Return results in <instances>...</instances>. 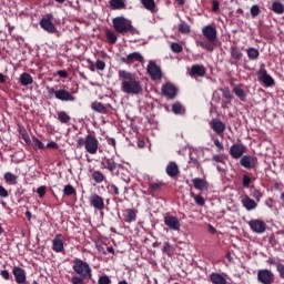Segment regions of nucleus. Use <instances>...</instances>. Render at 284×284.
Returning <instances> with one entry per match:
<instances>
[{"mask_svg": "<svg viewBox=\"0 0 284 284\" xmlns=\"http://www.w3.org/2000/svg\"><path fill=\"white\" fill-rule=\"evenodd\" d=\"M119 78L122 81L121 91L124 92V94H132L136 97L143 92V84H141V81H139L136 75L132 72L120 70Z\"/></svg>", "mask_w": 284, "mask_h": 284, "instance_id": "nucleus-1", "label": "nucleus"}, {"mask_svg": "<svg viewBox=\"0 0 284 284\" xmlns=\"http://www.w3.org/2000/svg\"><path fill=\"white\" fill-rule=\"evenodd\" d=\"M47 92L49 94V99H57L58 101H62L63 103L77 101V98L68 90V87H63L60 89L59 85L47 87Z\"/></svg>", "mask_w": 284, "mask_h": 284, "instance_id": "nucleus-2", "label": "nucleus"}, {"mask_svg": "<svg viewBox=\"0 0 284 284\" xmlns=\"http://www.w3.org/2000/svg\"><path fill=\"white\" fill-rule=\"evenodd\" d=\"M112 23L115 32H119L120 34H125L128 32H130V34H136V28L132 26V21L124 17L114 18Z\"/></svg>", "mask_w": 284, "mask_h": 284, "instance_id": "nucleus-3", "label": "nucleus"}, {"mask_svg": "<svg viewBox=\"0 0 284 284\" xmlns=\"http://www.w3.org/2000/svg\"><path fill=\"white\" fill-rule=\"evenodd\" d=\"M89 154H97L99 152V140L97 136L89 133L85 138L78 139V148H83Z\"/></svg>", "mask_w": 284, "mask_h": 284, "instance_id": "nucleus-4", "label": "nucleus"}, {"mask_svg": "<svg viewBox=\"0 0 284 284\" xmlns=\"http://www.w3.org/2000/svg\"><path fill=\"white\" fill-rule=\"evenodd\" d=\"M72 270L78 276H83V278H88V281H92V267L88 262H84L81 258L73 260Z\"/></svg>", "mask_w": 284, "mask_h": 284, "instance_id": "nucleus-5", "label": "nucleus"}, {"mask_svg": "<svg viewBox=\"0 0 284 284\" xmlns=\"http://www.w3.org/2000/svg\"><path fill=\"white\" fill-rule=\"evenodd\" d=\"M257 281L261 284H273L276 281L274 273L267 268H262L257 271Z\"/></svg>", "mask_w": 284, "mask_h": 284, "instance_id": "nucleus-6", "label": "nucleus"}, {"mask_svg": "<svg viewBox=\"0 0 284 284\" xmlns=\"http://www.w3.org/2000/svg\"><path fill=\"white\" fill-rule=\"evenodd\" d=\"M146 72L151 77L152 81H161L163 77V72L161 71V67L156 64L154 61H150L146 67Z\"/></svg>", "mask_w": 284, "mask_h": 284, "instance_id": "nucleus-7", "label": "nucleus"}, {"mask_svg": "<svg viewBox=\"0 0 284 284\" xmlns=\"http://www.w3.org/2000/svg\"><path fill=\"white\" fill-rule=\"evenodd\" d=\"M164 225H166L169 230H173L174 232L181 231V222L179 221V217L174 215L166 214L164 216Z\"/></svg>", "mask_w": 284, "mask_h": 284, "instance_id": "nucleus-8", "label": "nucleus"}, {"mask_svg": "<svg viewBox=\"0 0 284 284\" xmlns=\"http://www.w3.org/2000/svg\"><path fill=\"white\" fill-rule=\"evenodd\" d=\"M257 79L261 83H264L266 88H272L274 85V78L267 74V70L265 68H261L257 72Z\"/></svg>", "mask_w": 284, "mask_h": 284, "instance_id": "nucleus-9", "label": "nucleus"}, {"mask_svg": "<svg viewBox=\"0 0 284 284\" xmlns=\"http://www.w3.org/2000/svg\"><path fill=\"white\" fill-rule=\"evenodd\" d=\"M240 165L246 170H254L258 165V159L253 155H243L240 160Z\"/></svg>", "mask_w": 284, "mask_h": 284, "instance_id": "nucleus-10", "label": "nucleus"}, {"mask_svg": "<svg viewBox=\"0 0 284 284\" xmlns=\"http://www.w3.org/2000/svg\"><path fill=\"white\" fill-rule=\"evenodd\" d=\"M89 201L90 205L94 207V210H98L99 212L105 210V200H103V197L100 196L99 194H91Z\"/></svg>", "mask_w": 284, "mask_h": 284, "instance_id": "nucleus-11", "label": "nucleus"}, {"mask_svg": "<svg viewBox=\"0 0 284 284\" xmlns=\"http://www.w3.org/2000/svg\"><path fill=\"white\" fill-rule=\"evenodd\" d=\"M248 226L255 234H263L267 230V225L262 220H251L248 221Z\"/></svg>", "mask_w": 284, "mask_h": 284, "instance_id": "nucleus-12", "label": "nucleus"}, {"mask_svg": "<svg viewBox=\"0 0 284 284\" xmlns=\"http://www.w3.org/2000/svg\"><path fill=\"white\" fill-rule=\"evenodd\" d=\"M101 165H102L103 170H109V172H111V174H114V172H116V170L119 168V164L112 158H104L101 161Z\"/></svg>", "mask_w": 284, "mask_h": 284, "instance_id": "nucleus-13", "label": "nucleus"}, {"mask_svg": "<svg viewBox=\"0 0 284 284\" xmlns=\"http://www.w3.org/2000/svg\"><path fill=\"white\" fill-rule=\"evenodd\" d=\"M162 94L166 99H175L176 98V87L172 83H166L162 87Z\"/></svg>", "mask_w": 284, "mask_h": 284, "instance_id": "nucleus-14", "label": "nucleus"}, {"mask_svg": "<svg viewBox=\"0 0 284 284\" xmlns=\"http://www.w3.org/2000/svg\"><path fill=\"white\" fill-rule=\"evenodd\" d=\"M12 274H13V276L16 278V283L17 284L26 283V278H27L26 270H23L20 266H13Z\"/></svg>", "mask_w": 284, "mask_h": 284, "instance_id": "nucleus-15", "label": "nucleus"}, {"mask_svg": "<svg viewBox=\"0 0 284 284\" xmlns=\"http://www.w3.org/2000/svg\"><path fill=\"white\" fill-rule=\"evenodd\" d=\"M40 27L45 32H49V34H54V32H57V27H54V23L52 22V20L48 18H42L40 20Z\"/></svg>", "mask_w": 284, "mask_h": 284, "instance_id": "nucleus-16", "label": "nucleus"}, {"mask_svg": "<svg viewBox=\"0 0 284 284\" xmlns=\"http://www.w3.org/2000/svg\"><path fill=\"white\" fill-rule=\"evenodd\" d=\"M230 154L232 159H242L243 154H245V146L241 144H233L230 148Z\"/></svg>", "mask_w": 284, "mask_h": 284, "instance_id": "nucleus-17", "label": "nucleus"}, {"mask_svg": "<svg viewBox=\"0 0 284 284\" xmlns=\"http://www.w3.org/2000/svg\"><path fill=\"white\" fill-rule=\"evenodd\" d=\"M202 34L209 41H216V28L212 26H205L202 29Z\"/></svg>", "mask_w": 284, "mask_h": 284, "instance_id": "nucleus-18", "label": "nucleus"}, {"mask_svg": "<svg viewBox=\"0 0 284 284\" xmlns=\"http://www.w3.org/2000/svg\"><path fill=\"white\" fill-rule=\"evenodd\" d=\"M52 250H53V252H57L58 254H61V252H63V250H64L63 235H61V234L55 235V237L52 241Z\"/></svg>", "mask_w": 284, "mask_h": 284, "instance_id": "nucleus-19", "label": "nucleus"}, {"mask_svg": "<svg viewBox=\"0 0 284 284\" xmlns=\"http://www.w3.org/2000/svg\"><path fill=\"white\" fill-rule=\"evenodd\" d=\"M243 207L247 210V212H252V210H256L258 204H256V201L252 200L248 195H244L241 201Z\"/></svg>", "mask_w": 284, "mask_h": 284, "instance_id": "nucleus-20", "label": "nucleus"}, {"mask_svg": "<svg viewBox=\"0 0 284 284\" xmlns=\"http://www.w3.org/2000/svg\"><path fill=\"white\" fill-rule=\"evenodd\" d=\"M123 63H134V61H139V63H143V55L140 52H132L126 55V59H122Z\"/></svg>", "mask_w": 284, "mask_h": 284, "instance_id": "nucleus-21", "label": "nucleus"}, {"mask_svg": "<svg viewBox=\"0 0 284 284\" xmlns=\"http://www.w3.org/2000/svg\"><path fill=\"white\" fill-rule=\"evenodd\" d=\"M205 67L203 64H193L191 67V77H205Z\"/></svg>", "mask_w": 284, "mask_h": 284, "instance_id": "nucleus-22", "label": "nucleus"}, {"mask_svg": "<svg viewBox=\"0 0 284 284\" xmlns=\"http://www.w3.org/2000/svg\"><path fill=\"white\" fill-rule=\"evenodd\" d=\"M211 128L216 134H223L225 132V124L219 119L212 120Z\"/></svg>", "mask_w": 284, "mask_h": 284, "instance_id": "nucleus-23", "label": "nucleus"}, {"mask_svg": "<svg viewBox=\"0 0 284 284\" xmlns=\"http://www.w3.org/2000/svg\"><path fill=\"white\" fill-rule=\"evenodd\" d=\"M166 174L168 176H171V179H174V176H179V165L176 162H170L166 165Z\"/></svg>", "mask_w": 284, "mask_h": 284, "instance_id": "nucleus-24", "label": "nucleus"}, {"mask_svg": "<svg viewBox=\"0 0 284 284\" xmlns=\"http://www.w3.org/2000/svg\"><path fill=\"white\" fill-rule=\"evenodd\" d=\"M19 81H20V84L23 85L24 88H28V85H32V83H34V79L28 72H23L20 75Z\"/></svg>", "mask_w": 284, "mask_h": 284, "instance_id": "nucleus-25", "label": "nucleus"}, {"mask_svg": "<svg viewBox=\"0 0 284 284\" xmlns=\"http://www.w3.org/2000/svg\"><path fill=\"white\" fill-rule=\"evenodd\" d=\"M233 93L235 94V97H237V99H240V101H246L247 99V93H245V90H243V88H241L240 85H235L233 88Z\"/></svg>", "mask_w": 284, "mask_h": 284, "instance_id": "nucleus-26", "label": "nucleus"}, {"mask_svg": "<svg viewBox=\"0 0 284 284\" xmlns=\"http://www.w3.org/2000/svg\"><path fill=\"white\" fill-rule=\"evenodd\" d=\"M193 185L195 187V190H205L207 187V181L201 179V178H195L192 180Z\"/></svg>", "mask_w": 284, "mask_h": 284, "instance_id": "nucleus-27", "label": "nucleus"}, {"mask_svg": "<svg viewBox=\"0 0 284 284\" xmlns=\"http://www.w3.org/2000/svg\"><path fill=\"white\" fill-rule=\"evenodd\" d=\"M124 219L125 223H134L136 221V211L134 209H126Z\"/></svg>", "mask_w": 284, "mask_h": 284, "instance_id": "nucleus-28", "label": "nucleus"}, {"mask_svg": "<svg viewBox=\"0 0 284 284\" xmlns=\"http://www.w3.org/2000/svg\"><path fill=\"white\" fill-rule=\"evenodd\" d=\"M91 109L94 110V112H99V114H108V108L101 102H93Z\"/></svg>", "mask_w": 284, "mask_h": 284, "instance_id": "nucleus-29", "label": "nucleus"}, {"mask_svg": "<svg viewBox=\"0 0 284 284\" xmlns=\"http://www.w3.org/2000/svg\"><path fill=\"white\" fill-rule=\"evenodd\" d=\"M141 3L149 12H156V2L154 0H141Z\"/></svg>", "mask_w": 284, "mask_h": 284, "instance_id": "nucleus-30", "label": "nucleus"}, {"mask_svg": "<svg viewBox=\"0 0 284 284\" xmlns=\"http://www.w3.org/2000/svg\"><path fill=\"white\" fill-rule=\"evenodd\" d=\"M175 250L176 248L174 247V245H172L170 242L163 243V248H162L163 254H168L169 256H174Z\"/></svg>", "mask_w": 284, "mask_h": 284, "instance_id": "nucleus-31", "label": "nucleus"}, {"mask_svg": "<svg viewBox=\"0 0 284 284\" xmlns=\"http://www.w3.org/2000/svg\"><path fill=\"white\" fill-rule=\"evenodd\" d=\"M91 178L94 183H103L105 181V175L101 171H93Z\"/></svg>", "mask_w": 284, "mask_h": 284, "instance_id": "nucleus-32", "label": "nucleus"}, {"mask_svg": "<svg viewBox=\"0 0 284 284\" xmlns=\"http://www.w3.org/2000/svg\"><path fill=\"white\" fill-rule=\"evenodd\" d=\"M271 10H273V12L275 14H283L284 13V6L282 4L281 1H274L272 3Z\"/></svg>", "mask_w": 284, "mask_h": 284, "instance_id": "nucleus-33", "label": "nucleus"}, {"mask_svg": "<svg viewBox=\"0 0 284 284\" xmlns=\"http://www.w3.org/2000/svg\"><path fill=\"white\" fill-rule=\"evenodd\" d=\"M231 57L235 61H241V59H243V52H241V49H239V47H232L231 48Z\"/></svg>", "mask_w": 284, "mask_h": 284, "instance_id": "nucleus-34", "label": "nucleus"}, {"mask_svg": "<svg viewBox=\"0 0 284 284\" xmlns=\"http://www.w3.org/2000/svg\"><path fill=\"white\" fill-rule=\"evenodd\" d=\"M246 54L251 61H256V59H258V57L261 55L258 49L256 48H248Z\"/></svg>", "mask_w": 284, "mask_h": 284, "instance_id": "nucleus-35", "label": "nucleus"}, {"mask_svg": "<svg viewBox=\"0 0 284 284\" xmlns=\"http://www.w3.org/2000/svg\"><path fill=\"white\" fill-rule=\"evenodd\" d=\"M110 6L113 10H123L125 2L123 0H110Z\"/></svg>", "mask_w": 284, "mask_h": 284, "instance_id": "nucleus-36", "label": "nucleus"}, {"mask_svg": "<svg viewBox=\"0 0 284 284\" xmlns=\"http://www.w3.org/2000/svg\"><path fill=\"white\" fill-rule=\"evenodd\" d=\"M163 187V182H150L149 183V192L150 194H154V192H159Z\"/></svg>", "mask_w": 284, "mask_h": 284, "instance_id": "nucleus-37", "label": "nucleus"}, {"mask_svg": "<svg viewBox=\"0 0 284 284\" xmlns=\"http://www.w3.org/2000/svg\"><path fill=\"white\" fill-rule=\"evenodd\" d=\"M178 28L181 34H190V24H187L185 21H182Z\"/></svg>", "mask_w": 284, "mask_h": 284, "instance_id": "nucleus-38", "label": "nucleus"}, {"mask_svg": "<svg viewBox=\"0 0 284 284\" xmlns=\"http://www.w3.org/2000/svg\"><path fill=\"white\" fill-rule=\"evenodd\" d=\"M58 120L60 123H70V116L65 113V111L58 112Z\"/></svg>", "mask_w": 284, "mask_h": 284, "instance_id": "nucleus-39", "label": "nucleus"}, {"mask_svg": "<svg viewBox=\"0 0 284 284\" xmlns=\"http://www.w3.org/2000/svg\"><path fill=\"white\" fill-rule=\"evenodd\" d=\"M105 36H106L109 43H111V45H114V43H116V34L113 33V31L106 30Z\"/></svg>", "mask_w": 284, "mask_h": 284, "instance_id": "nucleus-40", "label": "nucleus"}, {"mask_svg": "<svg viewBox=\"0 0 284 284\" xmlns=\"http://www.w3.org/2000/svg\"><path fill=\"white\" fill-rule=\"evenodd\" d=\"M171 50L175 54H181V52H183V47L179 42H172Z\"/></svg>", "mask_w": 284, "mask_h": 284, "instance_id": "nucleus-41", "label": "nucleus"}, {"mask_svg": "<svg viewBox=\"0 0 284 284\" xmlns=\"http://www.w3.org/2000/svg\"><path fill=\"white\" fill-rule=\"evenodd\" d=\"M172 112L174 114H183V112H185V109H183V105H181V103H174L172 105Z\"/></svg>", "mask_w": 284, "mask_h": 284, "instance_id": "nucleus-42", "label": "nucleus"}, {"mask_svg": "<svg viewBox=\"0 0 284 284\" xmlns=\"http://www.w3.org/2000/svg\"><path fill=\"white\" fill-rule=\"evenodd\" d=\"M65 196H72V194H77V190L74 189V186L68 184L64 186V190H63Z\"/></svg>", "mask_w": 284, "mask_h": 284, "instance_id": "nucleus-43", "label": "nucleus"}, {"mask_svg": "<svg viewBox=\"0 0 284 284\" xmlns=\"http://www.w3.org/2000/svg\"><path fill=\"white\" fill-rule=\"evenodd\" d=\"M106 189L109 190V194H112L113 196H119V186H116L115 184H109Z\"/></svg>", "mask_w": 284, "mask_h": 284, "instance_id": "nucleus-44", "label": "nucleus"}, {"mask_svg": "<svg viewBox=\"0 0 284 284\" xmlns=\"http://www.w3.org/2000/svg\"><path fill=\"white\" fill-rule=\"evenodd\" d=\"M4 181H7V183H14L17 181V175H14L13 173L7 172L4 173Z\"/></svg>", "mask_w": 284, "mask_h": 284, "instance_id": "nucleus-45", "label": "nucleus"}, {"mask_svg": "<svg viewBox=\"0 0 284 284\" xmlns=\"http://www.w3.org/2000/svg\"><path fill=\"white\" fill-rule=\"evenodd\" d=\"M258 14H261V8L258 7V4H253L251 7V16L254 18L258 17Z\"/></svg>", "mask_w": 284, "mask_h": 284, "instance_id": "nucleus-46", "label": "nucleus"}, {"mask_svg": "<svg viewBox=\"0 0 284 284\" xmlns=\"http://www.w3.org/2000/svg\"><path fill=\"white\" fill-rule=\"evenodd\" d=\"M251 183H252V179L247 174H244L242 178L243 187L250 189Z\"/></svg>", "mask_w": 284, "mask_h": 284, "instance_id": "nucleus-47", "label": "nucleus"}, {"mask_svg": "<svg viewBox=\"0 0 284 284\" xmlns=\"http://www.w3.org/2000/svg\"><path fill=\"white\" fill-rule=\"evenodd\" d=\"M196 205H200V207H203L205 205V199H203L201 195H194L192 194Z\"/></svg>", "mask_w": 284, "mask_h": 284, "instance_id": "nucleus-48", "label": "nucleus"}, {"mask_svg": "<svg viewBox=\"0 0 284 284\" xmlns=\"http://www.w3.org/2000/svg\"><path fill=\"white\" fill-rule=\"evenodd\" d=\"M213 165H215L216 170L219 172H227V164H225V161L224 162H221L219 164L216 163H213Z\"/></svg>", "mask_w": 284, "mask_h": 284, "instance_id": "nucleus-49", "label": "nucleus"}, {"mask_svg": "<svg viewBox=\"0 0 284 284\" xmlns=\"http://www.w3.org/2000/svg\"><path fill=\"white\" fill-rule=\"evenodd\" d=\"M201 48H204V50H207V52L214 51V44L210 42H200Z\"/></svg>", "mask_w": 284, "mask_h": 284, "instance_id": "nucleus-50", "label": "nucleus"}, {"mask_svg": "<svg viewBox=\"0 0 284 284\" xmlns=\"http://www.w3.org/2000/svg\"><path fill=\"white\" fill-rule=\"evenodd\" d=\"M112 280L108 275H102L98 280V284H111Z\"/></svg>", "mask_w": 284, "mask_h": 284, "instance_id": "nucleus-51", "label": "nucleus"}, {"mask_svg": "<svg viewBox=\"0 0 284 284\" xmlns=\"http://www.w3.org/2000/svg\"><path fill=\"white\" fill-rule=\"evenodd\" d=\"M252 196H253V199H255V201H257V203H258V201H261V199H263V193H262L260 190H254V191L252 192Z\"/></svg>", "mask_w": 284, "mask_h": 284, "instance_id": "nucleus-52", "label": "nucleus"}, {"mask_svg": "<svg viewBox=\"0 0 284 284\" xmlns=\"http://www.w3.org/2000/svg\"><path fill=\"white\" fill-rule=\"evenodd\" d=\"M95 68L97 70H101V71L105 70V62L103 60H97Z\"/></svg>", "mask_w": 284, "mask_h": 284, "instance_id": "nucleus-53", "label": "nucleus"}, {"mask_svg": "<svg viewBox=\"0 0 284 284\" xmlns=\"http://www.w3.org/2000/svg\"><path fill=\"white\" fill-rule=\"evenodd\" d=\"M213 163L219 164L225 162V159L222 155H213L212 158Z\"/></svg>", "mask_w": 284, "mask_h": 284, "instance_id": "nucleus-54", "label": "nucleus"}, {"mask_svg": "<svg viewBox=\"0 0 284 284\" xmlns=\"http://www.w3.org/2000/svg\"><path fill=\"white\" fill-rule=\"evenodd\" d=\"M223 98L226 99L227 101H231L232 99V92H230V89H223Z\"/></svg>", "mask_w": 284, "mask_h": 284, "instance_id": "nucleus-55", "label": "nucleus"}, {"mask_svg": "<svg viewBox=\"0 0 284 284\" xmlns=\"http://www.w3.org/2000/svg\"><path fill=\"white\" fill-rule=\"evenodd\" d=\"M0 276L4 280V281H10V272L7 270H3L0 272Z\"/></svg>", "mask_w": 284, "mask_h": 284, "instance_id": "nucleus-56", "label": "nucleus"}, {"mask_svg": "<svg viewBox=\"0 0 284 284\" xmlns=\"http://www.w3.org/2000/svg\"><path fill=\"white\" fill-rule=\"evenodd\" d=\"M9 194H8V190H6V187H3L2 185H0V197L1 199H8Z\"/></svg>", "mask_w": 284, "mask_h": 284, "instance_id": "nucleus-57", "label": "nucleus"}, {"mask_svg": "<svg viewBox=\"0 0 284 284\" xmlns=\"http://www.w3.org/2000/svg\"><path fill=\"white\" fill-rule=\"evenodd\" d=\"M37 194H39L40 199H43L45 196V186H40L37 189Z\"/></svg>", "mask_w": 284, "mask_h": 284, "instance_id": "nucleus-58", "label": "nucleus"}, {"mask_svg": "<svg viewBox=\"0 0 284 284\" xmlns=\"http://www.w3.org/2000/svg\"><path fill=\"white\" fill-rule=\"evenodd\" d=\"M33 142H34L36 145L39 148V150H44V149H45V144H43V142H41V141L38 140L37 138H33Z\"/></svg>", "mask_w": 284, "mask_h": 284, "instance_id": "nucleus-59", "label": "nucleus"}, {"mask_svg": "<svg viewBox=\"0 0 284 284\" xmlns=\"http://www.w3.org/2000/svg\"><path fill=\"white\" fill-rule=\"evenodd\" d=\"M212 10H213V12H219V8H220V6H221V3L219 2V0H213L212 1Z\"/></svg>", "mask_w": 284, "mask_h": 284, "instance_id": "nucleus-60", "label": "nucleus"}, {"mask_svg": "<svg viewBox=\"0 0 284 284\" xmlns=\"http://www.w3.org/2000/svg\"><path fill=\"white\" fill-rule=\"evenodd\" d=\"M276 270H277L280 276H281L282 278H284V264H283V263L277 264V268H276Z\"/></svg>", "mask_w": 284, "mask_h": 284, "instance_id": "nucleus-61", "label": "nucleus"}, {"mask_svg": "<svg viewBox=\"0 0 284 284\" xmlns=\"http://www.w3.org/2000/svg\"><path fill=\"white\" fill-rule=\"evenodd\" d=\"M99 254H103V256H105V254H108V252L105 251V247L102 246V244H98L95 245Z\"/></svg>", "mask_w": 284, "mask_h": 284, "instance_id": "nucleus-62", "label": "nucleus"}, {"mask_svg": "<svg viewBox=\"0 0 284 284\" xmlns=\"http://www.w3.org/2000/svg\"><path fill=\"white\" fill-rule=\"evenodd\" d=\"M57 74L61 79H68V71H65V70H59V71H57Z\"/></svg>", "mask_w": 284, "mask_h": 284, "instance_id": "nucleus-63", "label": "nucleus"}, {"mask_svg": "<svg viewBox=\"0 0 284 284\" xmlns=\"http://www.w3.org/2000/svg\"><path fill=\"white\" fill-rule=\"evenodd\" d=\"M108 145H112V148H116V140L114 138H106Z\"/></svg>", "mask_w": 284, "mask_h": 284, "instance_id": "nucleus-64", "label": "nucleus"}]
</instances>
